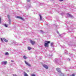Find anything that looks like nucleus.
<instances>
[{
  "instance_id": "nucleus-16",
  "label": "nucleus",
  "mask_w": 76,
  "mask_h": 76,
  "mask_svg": "<svg viewBox=\"0 0 76 76\" xmlns=\"http://www.w3.org/2000/svg\"><path fill=\"white\" fill-rule=\"evenodd\" d=\"M39 16L40 17V20H42V16H41V14H39Z\"/></svg>"
},
{
  "instance_id": "nucleus-35",
  "label": "nucleus",
  "mask_w": 76,
  "mask_h": 76,
  "mask_svg": "<svg viewBox=\"0 0 76 76\" xmlns=\"http://www.w3.org/2000/svg\"><path fill=\"white\" fill-rule=\"evenodd\" d=\"M61 47H62V48H64V47L63 46H61Z\"/></svg>"
},
{
  "instance_id": "nucleus-19",
  "label": "nucleus",
  "mask_w": 76,
  "mask_h": 76,
  "mask_svg": "<svg viewBox=\"0 0 76 76\" xmlns=\"http://www.w3.org/2000/svg\"><path fill=\"white\" fill-rule=\"evenodd\" d=\"M27 7H29V8H30V7H31V5H28L27 6Z\"/></svg>"
},
{
  "instance_id": "nucleus-38",
  "label": "nucleus",
  "mask_w": 76,
  "mask_h": 76,
  "mask_svg": "<svg viewBox=\"0 0 76 76\" xmlns=\"http://www.w3.org/2000/svg\"><path fill=\"white\" fill-rule=\"evenodd\" d=\"M57 33H58V34H59L58 31H57Z\"/></svg>"
},
{
  "instance_id": "nucleus-21",
  "label": "nucleus",
  "mask_w": 76,
  "mask_h": 76,
  "mask_svg": "<svg viewBox=\"0 0 76 76\" xmlns=\"http://www.w3.org/2000/svg\"><path fill=\"white\" fill-rule=\"evenodd\" d=\"M70 28L71 29H75V28H74L73 26H71Z\"/></svg>"
},
{
  "instance_id": "nucleus-39",
  "label": "nucleus",
  "mask_w": 76,
  "mask_h": 76,
  "mask_svg": "<svg viewBox=\"0 0 76 76\" xmlns=\"http://www.w3.org/2000/svg\"><path fill=\"white\" fill-rule=\"evenodd\" d=\"M66 70H66V71L68 70V69H66Z\"/></svg>"
},
{
  "instance_id": "nucleus-4",
  "label": "nucleus",
  "mask_w": 76,
  "mask_h": 76,
  "mask_svg": "<svg viewBox=\"0 0 76 76\" xmlns=\"http://www.w3.org/2000/svg\"><path fill=\"white\" fill-rule=\"evenodd\" d=\"M25 64H26V65H27V66H28V67H31V65H30V64H29V63H28V62H26V61H25Z\"/></svg>"
},
{
  "instance_id": "nucleus-32",
  "label": "nucleus",
  "mask_w": 76,
  "mask_h": 76,
  "mask_svg": "<svg viewBox=\"0 0 76 76\" xmlns=\"http://www.w3.org/2000/svg\"><path fill=\"white\" fill-rule=\"evenodd\" d=\"M60 1H63V0H59Z\"/></svg>"
},
{
  "instance_id": "nucleus-10",
  "label": "nucleus",
  "mask_w": 76,
  "mask_h": 76,
  "mask_svg": "<svg viewBox=\"0 0 76 76\" xmlns=\"http://www.w3.org/2000/svg\"><path fill=\"white\" fill-rule=\"evenodd\" d=\"M56 70L59 73H60L61 72V70H60V69L58 68H57L56 69Z\"/></svg>"
},
{
  "instance_id": "nucleus-17",
  "label": "nucleus",
  "mask_w": 76,
  "mask_h": 76,
  "mask_svg": "<svg viewBox=\"0 0 76 76\" xmlns=\"http://www.w3.org/2000/svg\"><path fill=\"white\" fill-rule=\"evenodd\" d=\"M54 44V42H52L51 43V47H53V45Z\"/></svg>"
},
{
  "instance_id": "nucleus-40",
  "label": "nucleus",
  "mask_w": 76,
  "mask_h": 76,
  "mask_svg": "<svg viewBox=\"0 0 76 76\" xmlns=\"http://www.w3.org/2000/svg\"><path fill=\"white\" fill-rule=\"evenodd\" d=\"M69 45H70L69 44Z\"/></svg>"
},
{
  "instance_id": "nucleus-14",
  "label": "nucleus",
  "mask_w": 76,
  "mask_h": 76,
  "mask_svg": "<svg viewBox=\"0 0 76 76\" xmlns=\"http://www.w3.org/2000/svg\"><path fill=\"white\" fill-rule=\"evenodd\" d=\"M3 39L6 42H8V40H7V39H5V38H3Z\"/></svg>"
},
{
  "instance_id": "nucleus-34",
  "label": "nucleus",
  "mask_w": 76,
  "mask_h": 76,
  "mask_svg": "<svg viewBox=\"0 0 76 76\" xmlns=\"http://www.w3.org/2000/svg\"><path fill=\"white\" fill-rule=\"evenodd\" d=\"M49 56H50V57H51V56H52V54H51V55H50Z\"/></svg>"
},
{
  "instance_id": "nucleus-7",
  "label": "nucleus",
  "mask_w": 76,
  "mask_h": 76,
  "mask_svg": "<svg viewBox=\"0 0 76 76\" xmlns=\"http://www.w3.org/2000/svg\"><path fill=\"white\" fill-rule=\"evenodd\" d=\"M7 17L8 18V19H9V24H10L11 23V20H10V16L9 15H7Z\"/></svg>"
},
{
  "instance_id": "nucleus-23",
  "label": "nucleus",
  "mask_w": 76,
  "mask_h": 76,
  "mask_svg": "<svg viewBox=\"0 0 76 76\" xmlns=\"http://www.w3.org/2000/svg\"><path fill=\"white\" fill-rule=\"evenodd\" d=\"M5 55H9V53L7 52H6L5 53Z\"/></svg>"
},
{
  "instance_id": "nucleus-18",
  "label": "nucleus",
  "mask_w": 76,
  "mask_h": 76,
  "mask_svg": "<svg viewBox=\"0 0 76 76\" xmlns=\"http://www.w3.org/2000/svg\"><path fill=\"white\" fill-rule=\"evenodd\" d=\"M23 57L24 59H26V58H27V57L25 56H23Z\"/></svg>"
},
{
  "instance_id": "nucleus-11",
  "label": "nucleus",
  "mask_w": 76,
  "mask_h": 76,
  "mask_svg": "<svg viewBox=\"0 0 76 76\" xmlns=\"http://www.w3.org/2000/svg\"><path fill=\"white\" fill-rule=\"evenodd\" d=\"M30 42L31 43L32 45H34V44H35V42L34 41H32V40L30 41Z\"/></svg>"
},
{
  "instance_id": "nucleus-33",
  "label": "nucleus",
  "mask_w": 76,
  "mask_h": 76,
  "mask_svg": "<svg viewBox=\"0 0 76 76\" xmlns=\"http://www.w3.org/2000/svg\"><path fill=\"white\" fill-rule=\"evenodd\" d=\"M0 23H1V18L0 17Z\"/></svg>"
},
{
  "instance_id": "nucleus-30",
  "label": "nucleus",
  "mask_w": 76,
  "mask_h": 76,
  "mask_svg": "<svg viewBox=\"0 0 76 76\" xmlns=\"http://www.w3.org/2000/svg\"><path fill=\"white\" fill-rule=\"evenodd\" d=\"M31 0H27V1H28V2H29V1H30Z\"/></svg>"
},
{
  "instance_id": "nucleus-5",
  "label": "nucleus",
  "mask_w": 76,
  "mask_h": 76,
  "mask_svg": "<svg viewBox=\"0 0 76 76\" xmlns=\"http://www.w3.org/2000/svg\"><path fill=\"white\" fill-rule=\"evenodd\" d=\"M67 16H68L69 17L71 18H74V17H73V16L71 15L70 14L68 13L67 14Z\"/></svg>"
},
{
  "instance_id": "nucleus-26",
  "label": "nucleus",
  "mask_w": 76,
  "mask_h": 76,
  "mask_svg": "<svg viewBox=\"0 0 76 76\" xmlns=\"http://www.w3.org/2000/svg\"><path fill=\"white\" fill-rule=\"evenodd\" d=\"M56 28H59V26H56Z\"/></svg>"
},
{
  "instance_id": "nucleus-8",
  "label": "nucleus",
  "mask_w": 76,
  "mask_h": 76,
  "mask_svg": "<svg viewBox=\"0 0 76 76\" xmlns=\"http://www.w3.org/2000/svg\"><path fill=\"white\" fill-rule=\"evenodd\" d=\"M7 61L2 62L1 64H2L3 65H6L7 64Z\"/></svg>"
},
{
  "instance_id": "nucleus-25",
  "label": "nucleus",
  "mask_w": 76,
  "mask_h": 76,
  "mask_svg": "<svg viewBox=\"0 0 76 76\" xmlns=\"http://www.w3.org/2000/svg\"><path fill=\"white\" fill-rule=\"evenodd\" d=\"M4 26L5 27H7V25L6 24H4Z\"/></svg>"
},
{
  "instance_id": "nucleus-6",
  "label": "nucleus",
  "mask_w": 76,
  "mask_h": 76,
  "mask_svg": "<svg viewBox=\"0 0 76 76\" xmlns=\"http://www.w3.org/2000/svg\"><path fill=\"white\" fill-rule=\"evenodd\" d=\"M65 53L66 54H67V55H69V56H72L73 55H72V54L68 53V52L67 51V50H66L65 51Z\"/></svg>"
},
{
  "instance_id": "nucleus-20",
  "label": "nucleus",
  "mask_w": 76,
  "mask_h": 76,
  "mask_svg": "<svg viewBox=\"0 0 76 76\" xmlns=\"http://www.w3.org/2000/svg\"><path fill=\"white\" fill-rule=\"evenodd\" d=\"M31 47H28V49L29 50H31Z\"/></svg>"
},
{
  "instance_id": "nucleus-13",
  "label": "nucleus",
  "mask_w": 76,
  "mask_h": 76,
  "mask_svg": "<svg viewBox=\"0 0 76 76\" xmlns=\"http://www.w3.org/2000/svg\"><path fill=\"white\" fill-rule=\"evenodd\" d=\"M59 75L61 76H64V74L62 73V72H61L59 73Z\"/></svg>"
},
{
  "instance_id": "nucleus-1",
  "label": "nucleus",
  "mask_w": 76,
  "mask_h": 76,
  "mask_svg": "<svg viewBox=\"0 0 76 76\" xmlns=\"http://www.w3.org/2000/svg\"><path fill=\"white\" fill-rule=\"evenodd\" d=\"M49 43H50V41H45L44 44L45 46L46 47H48Z\"/></svg>"
},
{
  "instance_id": "nucleus-15",
  "label": "nucleus",
  "mask_w": 76,
  "mask_h": 76,
  "mask_svg": "<svg viewBox=\"0 0 76 76\" xmlns=\"http://www.w3.org/2000/svg\"><path fill=\"white\" fill-rule=\"evenodd\" d=\"M24 76H29L27 74L25 73V72H24Z\"/></svg>"
},
{
  "instance_id": "nucleus-36",
  "label": "nucleus",
  "mask_w": 76,
  "mask_h": 76,
  "mask_svg": "<svg viewBox=\"0 0 76 76\" xmlns=\"http://www.w3.org/2000/svg\"><path fill=\"white\" fill-rule=\"evenodd\" d=\"M11 61H12V62H13V61L11 60Z\"/></svg>"
},
{
  "instance_id": "nucleus-2",
  "label": "nucleus",
  "mask_w": 76,
  "mask_h": 76,
  "mask_svg": "<svg viewBox=\"0 0 76 76\" xmlns=\"http://www.w3.org/2000/svg\"><path fill=\"white\" fill-rule=\"evenodd\" d=\"M55 62H56V63H58V64H60V63H61V61H59V59L58 58H56L55 59Z\"/></svg>"
},
{
  "instance_id": "nucleus-9",
  "label": "nucleus",
  "mask_w": 76,
  "mask_h": 76,
  "mask_svg": "<svg viewBox=\"0 0 76 76\" xmlns=\"http://www.w3.org/2000/svg\"><path fill=\"white\" fill-rule=\"evenodd\" d=\"M17 18H18V19H21L22 20H23L24 19L22 18L21 17H20L19 16H17Z\"/></svg>"
},
{
  "instance_id": "nucleus-24",
  "label": "nucleus",
  "mask_w": 76,
  "mask_h": 76,
  "mask_svg": "<svg viewBox=\"0 0 76 76\" xmlns=\"http://www.w3.org/2000/svg\"><path fill=\"white\" fill-rule=\"evenodd\" d=\"M40 33H42V34H44V32L42 30H41L40 31Z\"/></svg>"
},
{
  "instance_id": "nucleus-37",
  "label": "nucleus",
  "mask_w": 76,
  "mask_h": 76,
  "mask_svg": "<svg viewBox=\"0 0 76 76\" xmlns=\"http://www.w3.org/2000/svg\"><path fill=\"white\" fill-rule=\"evenodd\" d=\"M59 36L60 37H61V35L59 34Z\"/></svg>"
},
{
  "instance_id": "nucleus-27",
  "label": "nucleus",
  "mask_w": 76,
  "mask_h": 76,
  "mask_svg": "<svg viewBox=\"0 0 76 76\" xmlns=\"http://www.w3.org/2000/svg\"><path fill=\"white\" fill-rule=\"evenodd\" d=\"M1 40L2 42H3V39H2V38H1Z\"/></svg>"
},
{
  "instance_id": "nucleus-22",
  "label": "nucleus",
  "mask_w": 76,
  "mask_h": 76,
  "mask_svg": "<svg viewBox=\"0 0 76 76\" xmlns=\"http://www.w3.org/2000/svg\"><path fill=\"white\" fill-rule=\"evenodd\" d=\"M72 45V46H73L74 47H76V44H74V45Z\"/></svg>"
},
{
  "instance_id": "nucleus-3",
  "label": "nucleus",
  "mask_w": 76,
  "mask_h": 76,
  "mask_svg": "<svg viewBox=\"0 0 76 76\" xmlns=\"http://www.w3.org/2000/svg\"><path fill=\"white\" fill-rule=\"evenodd\" d=\"M12 44H15V45H20V44H19L18 43H17L15 41H13L12 42Z\"/></svg>"
},
{
  "instance_id": "nucleus-31",
  "label": "nucleus",
  "mask_w": 76,
  "mask_h": 76,
  "mask_svg": "<svg viewBox=\"0 0 76 76\" xmlns=\"http://www.w3.org/2000/svg\"><path fill=\"white\" fill-rule=\"evenodd\" d=\"M68 61H70V59H69V58H68Z\"/></svg>"
},
{
  "instance_id": "nucleus-28",
  "label": "nucleus",
  "mask_w": 76,
  "mask_h": 76,
  "mask_svg": "<svg viewBox=\"0 0 76 76\" xmlns=\"http://www.w3.org/2000/svg\"><path fill=\"white\" fill-rule=\"evenodd\" d=\"M70 76H75V74H72V75H70Z\"/></svg>"
},
{
  "instance_id": "nucleus-29",
  "label": "nucleus",
  "mask_w": 76,
  "mask_h": 76,
  "mask_svg": "<svg viewBox=\"0 0 76 76\" xmlns=\"http://www.w3.org/2000/svg\"><path fill=\"white\" fill-rule=\"evenodd\" d=\"M31 76H35V75L34 74H33V75H31Z\"/></svg>"
},
{
  "instance_id": "nucleus-12",
  "label": "nucleus",
  "mask_w": 76,
  "mask_h": 76,
  "mask_svg": "<svg viewBox=\"0 0 76 76\" xmlns=\"http://www.w3.org/2000/svg\"><path fill=\"white\" fill-rule=\"evenodd\" d=\"M43 66L45 69H48V66L45 65H43Z\"/></svg>"
}]
</instances>
